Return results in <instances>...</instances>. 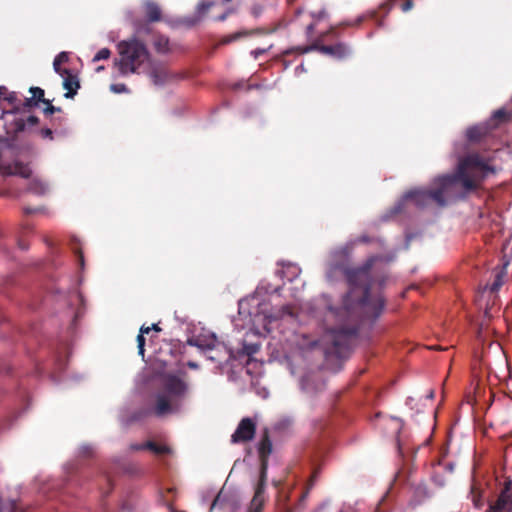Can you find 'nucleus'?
Instances as JSON below:
<instances>
[{
    "instance_id": "13d9d810",
    "label": "nucleus",
    "mask_w": 512,
    "mask_h": 512,
    "mask_svg": "<svg viewBox=\"0 0 512 512\" xmlns=\"http://www.w3.org/2000/svg\"><path fill=\"white\" fill-rule=\"evenodd\" d=\"M299 69H300V70H303V69H304V68H303V65H300V66H298V67L296 68V70H299Z\"/></svg>"
},
{
    "instance_id": "a878e982",
    "label": "nucleus",
    "mask_w": 512,
    "mask_h": 512,
    "mask_svg": "<svg viewBox=\"0 0 512 512\" xmlns=\"http://www.w3.org/2000/svg\"><path fill=\"white\" fill-rule=\"evenodd\" d=\"M215 5L214 2L211 1H202L198 3L196 7V14L199 18L203 17L207 11Z\"/></svg>"
},
{
    "instance_id": "c85d7f7f",
    "label": "nucleus",
    "mask_w": 512,
    "mask_h": 512,
    "mask_svg": "<svg viewBox=\"0 0 512 512\" xmlns=\"http://www.w3.org/2000/svg\"><path fill=\"white\" fill-rule=\"evenodd\" d=\"M19 106H20V111H25V110H29L32 107H37L38 103L31 96L29 98H25L24 100L20 99Z\"/></svg>"
},
{
    "instance_id": "0eeeda50",
    "label": "nucleus",
    "mask_w": 512,
    "mask_h": 512,
    "mask_svg": "<svg viewBox=\"0 0 512 512\" xmlns=\"http://www.w3.org/2000/svg\"><path fill=\"white\" fill-rule=\"evenodd\" d=\"M188 344L198 347L202 350L215 351V355H210L212 361H228L233 357V351L224 343L218 341L215 334L198 335L188 340Z\"/></svg>"
},
{
    "instance_id": "6e6552de",
    "label": "nucleus",
    "mask_w": 512,
    "mask_h": 512,
    "mask_svg": "<svg viewBox=\"0 0 512 512\" xmlns=\"http://www.w3.org/2000/svg\"><path fill=\"white\" fill-rule=\"evenodd\" d=\"M256 433V423L249 417L243 418L235 432L231 436V442L233 444L246 443L252 440Z\"/></svg>"
},
{
    "instance_id": "a211bd4d",
    "label": "nucleus",
    "mask_w": 512,
    "mask_h": 512,
    "mask_svg": "<svg viewBox=\"0 0 512 512\" xmlns=\"http://www.w3.org/2000/svg\"><path fill=\"white\" fill-rule=\"evenodd\" d=\"M69 61V54L65 51L60 52L53 61V68L57 74L64 76L68 73V69L61 68V65Z\"/></svg>"
},
{
    "instance_id": "c9c22d12",
    "label": "nucleus",
    "mask_w": 512,
    "mask_h": 512,
    "mask_svg": "<svg viewBox=\"0 0 512 512\" xmlns=\"http://www.w3.org/2000/svg\"><path fill=\"white\" fill-rule=\"evenodd\" d=\"M503 285V277L501 273H497L495 276V280L491 285V291H497Z\"/></svg>"
},
{
    "instance_id": "f03ea898",
    "label": "nucleus",
    "mask_w": 512,
    "mask_h": 512,
    "mask_svg": "<svg viewBox=\"0 0 512 512\" xmlns=\"http://www.w3.org/2000/svg\"><path fill=\"white\" fill-rule=\"evenodd\" d=\"M494 174H496V168L488 160L478 153L468 154L459 160L453 174L437 179L439 188L428 190V201L429 203L434 201L438 205L444 206L446 204L444 194L454 187L461 188V196L464 198L479 190L484 180Z\"/></svg>"
},
{
    "instance_id": "72a5a7b5",
    "label": "nucleus",
    "mask_w": 512,
    "mask_h": 512,
    "mask_svg": "<svg viewBox=\"0 0 512 512\" xmlns=\"http://www.w3.org/2000/svg\"><path fill=\"white\" fill-rule=\"evenodd\" d=\"M389 420L394 425V432L398 436L403 428V421L397 417H391Z\"/></svg>"
},
{
    "instance_id": "f704fd0d",
    "label": "nucleus",
    "mask_w": 512,
    "mask_h": 512,
    "mask_svg": "<svg viewBox=\"0 0 512 512\" xmlns=\"http://www.w3.org/2000/svg\"><path fill=\"white\" fill-rule=\"evenodd\" d=\"M39 134L44 139L53 140V134H55L54 129L51 127H44L39 131Z\"/></svg>"
},
{
    "instance_id": "a18cd8bd",
    "label": "nucleus",
    "mask_w": 512,
    "mask_h": 512,
    "mask_svg": "<svg viewBox=\"0 0 512 512\" xmlns=\"http://www.w3.org/2000/svg\"><path fill=\"white\" fill-rule=\"evenodd\" d=\"M364 18L363 17H358L355 22H343L341 23V26H353V25H360L362 22H363Z\"/></svg>"
},
{
    "instance_id": "3c124183",
    "label": "nucleus",
    "mask_w": 512,
    "mask_h": 512,
    "mask_svg": "<svg viewBox=\"0 0 512 512\" xmlns=\"http://www.w3.org/2000/svg\"><path fill=\"white\" fill-rule=\"evenodd\" d=\"M37 211H38V209H31V208H25V209H24V212H25L26 214L35 213V212H37Z\"/></svg>"
},
{
    "instance_id": "4c0bfd02",
    "label": "nucleus",
    "mask_w": 512,
    "mask_h": 512,
    "mask_svg": "<svg viewBox=\"0 0 512 512\" xmlns=\"http://www.w3.org/2000/svg\"><path fill=\"white\" fill-rule=\"evenodd\" d=\"M137 346H138V353H139V355L144 357V352H145V349H144L145 337L144 336H142V335H138L137 336Z\"/></svg>"
},
{
    "instance_id": "1a4fd4ad",
    "label": "nucleus",
    "mask_w": 512,
    "mask_h": 512,
    "mask_svg": "<svg viewBox=\"0 0 512 512\" xmlns=\"http://www.w3.org/2000/svg\"><path fill=\"white\" fill-rule=\"evenodd\" d=\"M486 512H512V481L505 482L504 488L495 503Z\"/></svg>"
},
{
    "instance_id": "9d476101",
    "label": "nucleus",
    "mask_w": 512,
    "mask_h": 512,
    "mask_svg": "<svg viewBox=\"0 0 512 512\" xmlns=\"http://www.w3.org/2000/svg\"><path fill=\"white\" fill-rule=\"evenodd\" d=\"M403 199L405 201H412L417 207L426 206L428 201V190L414 189L406 192Z\"/></svg>"
},
{
    "instance_id": "bf43d9fd",
    "label": "nucleus",
    "mask_w": 512,
    "mask_h": 512,
    "mask_svg": "<svg viewBox=\"0 0 512 512\" xmlns=\"http://www.w3.org/2000/svg\"><path fill=\"white\" fill-rule=\"evenodd\" d=\"M168 492H174V488L168 489Z\"/></svg>"
},
{
    "instance_id": "f8f14e48",
    "label": "nucleus",
    "mask_w": 512,
    "mask_h": 512,
    "mask_svg": "<svg viewBox=\"0 0 512 512\" xmlns=\"http://www.w3.org/2000/svg\"><path fill=\"white\" fill-rule=\"evenodd\" d=\"M64 78L63 80V87L67 92L65 93L66 98H73L74 95L77 93V90L80 88L79 80L76 75H73L70 70L67 74H64L62 76Z\"/></svg>"
},
{
    "instance_id": "473e14b6",
    "label": "nucleus",
    "mask_w": 512,
    "mask_h": 512,
    "mask_svg": "<svg viewBox=\"0 0 512 512\" xmlns=\"http://www.w3.org/2000/svg\"><path fill=\"white\" fill-rule=\"evenodd\" d=\"M237 11V8L234 6L225 7L224 11L215 18L216 21H224L227 17Z\"/></svg>"
},
{
    "instance_id": "393cba45",
    "label": "nucleus",
    "mask_w": 512,
    "mask_h": 512,
    "mask_svg": "<svg viewBox=\"0 0 512 512\" xmlns=\"http://www.w3.org/2000/svg\"><path fill=\"white\" fill-rule=\"evenodd\" d=\"M43 104L46 105V107L43 109V113L46 118L51 117L54 113H62V108L53 106L49 99L44 101Z\"/></svg>"
},
{
    "instance_id": "37998d69",
    "label": "nucleus",
    "mask_w": 512,
    "mask_h": 512,
    "mask_svg": "<svg viewBox=\"0 0 512 512\" xmlns=\"http://www.w3.org/2000/svg\"><path fill=\"white\" fill-rule=\"evenodd\" d=\"M396 0H388L385 3L381 5V9H385L386 12H389L391 8L393 7Z\"/></svg>"
},
{
    "instance_id": "6ab92c4d",
    "label": "nucleus",
    "mask_w": 512,
    "mask_h": 512,
    "mask_svg": "<svg viewBox=\"0 0 512 512\" xmlns=\"http://www.w3.org/2000/svg\"><path fill=\"white\" fill-rule=\"evenodd\" d=\"M39 123V118L34 115H30L26 120L18 118L14 121V130L16 133L23 132L27 125L35 126Z\"/></svg>"
},
{
    "instance_id": "e433bc0d",
    "label": "nucleus",
    "mask_w": 512,
    "mask_h": 512,
    "mask_svg": "<svg viewBox=\"0 0 512 512\" xmlns=\"http://www.w3.org/2000/svg\"><path fill=\"white\" fill-rule=\"evenodd\" d=\"M110 90L114 93H123L128 91L126 85L123 83L111 84Z\"/></svg>"
},
{
    "instance_id": "c756f323",
    "label": "nucleus",
    "mask_w": 512,
    "mask_h": 512,
    "mask_svg": "<svg viewBox=\"0 0 512 512\" xmlns=\"http://www.w3.org/2000/svg\"><path fill=\"white\" fill-rule=\"evenodd\" d=\"M168 44V39L161 36L155 41L154 46L158 52H165L168 50Z\"/></svg>"
},
{
    "instance_id": "7c9ffc66",
    "label": "nucleus",
    "mask_w": 512,
    "mask_h": 512,
    "mask_svg": "<svg viewBox=\"0 0 512 512\" xmlns=\"http://www.w3.org/2000/svg\"><path fill=\"white\" fill-rule=\"evenodd\" d=\"M318 473H319V469H315L313 471L312 476L309 480L308 487H307L306 491L301 495V498H300L301 502H303L306 499V497L308 496L309 490L313 487V485L317 479Z\"/></svg>"
},
{
    "instance_id": "423d86ee",
    "label": "nucleus",
    "mask_w": 512,
    "mask_h": 512,
    "mask_svg": "<svg viewBox=\"0 0 512 512\" xmlns=\"http://www.w3.org/2000/svg\"><path fill=\"white\" fill-rule=\"evenodd\" d=\"M329 35L334 37L338 36L336 33V26H330V28L327 31L321 33L312 44L305 47H298L296 50L301 54L310 51H317L323 55L330 56L339 61H344L350 58L353 54V50L349 44L345 42H337L333 45H325L323 43Z\"/></svg>"
},
{
    "instance_id": "4468645a",
    "label": "nucleus",
    "mask_w": 512,
    "mask_h": 512,
    "mask_svg": "<svg viewBox=\"0 0 512 512\" xmlns=\"http://www.w3.org/2000/svg\"><path fill=\"white\" fill-rule=\"evenodd\" d=\"M261 30L260 29H251V30H241V31H237L235 33H232L230 35H227L225 37H223L220 41L221 44L225 45V44H229L231 42H234V41H237L243 37H247V36H251V35H254V34H258L260 33Z\"/></svg>"
},
{
    "instance_id": "bb28decb",
    "label": "nucleus",
    "mask_w": 512,
    "mask_h": 512,
    "mask_svg": "<svg viewBox=\"0 0 512 512\" xmlns=\"http://www.w3.org/2000/svg\"><path fill=\"white\" fill-rule=\"evenodd\" d=\"M5 101H7L10 105H12L13 109L16 111H20L18 95L16 92H8L6 96L3 97Z\"/></svg>"
},
{
    "instance_id": "ea45409f",
    "label": "nucleus",
    "mask_w": 512,
    "mask_h": 512,
    "mask_svg": "<svg viewBox=\"0 0 512 512\" xmlns=\"http://www.w3.org/2000/svg\"><path fill=\"white\" fill-rule=\"evenodd\" d=\"M258 350H259V345H257V344L245 345L244 346V352L247 355H253V354L257 353Z\"/></svg>"
},
{
    "instance_id": "603ef678",
    "label": "nucleus",
    "mask_w": 512,
    "mask_h": 512,
    "mask_svg": "<svg viewBox=\"0 0 512 512\" xmlns=\"http://www.w3.org/2000/svg\"><path fill=\"white\" fill-rule=\"evenodd\" d=\"M151 330H154V331H156V332H159V331H161V328L159 327V325H158V324H153V325L151 326Z\"/></svg>"
},
{
    "instance_id": "79ce46f5",
    "label": "nucleus",
    "mask_w": 512,
    "mask_h": 512,
    "mask_svg": "<svg viewBox=\"0 0 512 512\" xmlns=\"http://www.w3.org/2000/svg\"><path fill=\"white\" fill-rule=\"evenodd\" d=\"M413 6H414L413 1L407 0L402 4L401 8H402L403 12H408L409 10H411L413 8Z\"/></svg>"
},
{
    "instance_id": "f257e3e1",
    "label": "nucleus",
    "mask_w": 512,
    "mask_h": 512,
    "mask_svg": "<svg viewBox=\"0 0 512 512\" xmlns=\"http://www.w3.org/2000/svg\"><path fill=\"white\" fill-rule=\"evenodd\" d=\"M354 243H346L330 253L326 277L333 282L340 277L346 280L349 291L343 298L340 308L329 307V314L340 323L332 329V352L342 356L349 348V339L358 332V326L365 320H375L384 308V298L381 294H373L374 284L382 286L386 273L378 270L376 264L385 260L383 256H370L363 265L350 267V257Z\"/></svg>"
},
{
    "instance_id": "5701e85b",
    "label": "nucleus",
    "mask_w": 512,
    "mask_h": 512,
    "mask_svg": "<svg viewBox=\"0 0 512 512\" xmlns=\"http://www.w3.org/2000/svg\"><path fill=\"white\" fill-rule=\"evenodd\" d=\"M511 117L512 113L508 112L504 108L498 109L493 113L494 120H496L499 123L507 122L511 119Z\"/></svg>"
},
{
    "instance_id": "dca6fc26",
    "label": "nucleus",
    "mask_w": 512,
    "mask_h": 512,
    "mask_svg": "<svg viewBox=\"0 0 512 512\" xmlns=\"http://www.w3.org/2000/svg\"><path fill=\"white\" fill-rule=\"evenodd\" d=\"M50 127L54 129L56 135H65L66 134V118L64 116H51L49 117Z\"/></svg>"
},
{
    "instance_id": "09e8293b",
    "label": "nucleus",
    "mask_w": 512,
    "mask_h": 512,
    "mask_svg": "<svg viewBox=\"0 0 512 512\" xmlns=\"http://www.w3.org/2000/svg\"><path fill=\"white\" fill-rule=\"evenodd\" d=\"M151 331V327L142 325L140 328V333L138 335L144 336L145 334H149Z\"/></svg>"
},
{
    "instance_id": "5fc2aeb1",
    "label": "nucleus",
    "mask_w": 512,
    "mask_h": 512,
    "mask_svg": "<svg viewBox=\"0 0 512 512\" xmlns=\"http://www.w3.org/2000/svg\"><path fill=\"white\" fill-rule=\"evenodd\" d=\"M370 17L373 18V19L376 18L377 17V12L376 11L371 12L370 13Z\"/></svg>"
},
{
    "instance_id": "58836bf2",
    "label": "nucleus",
    "mask_w": 512,
    "mask_h": 512,
    "mask_svg": "<svg viewBox=\"0 0 512 512\" xmlns=\"http://www.w3.org/2000/svg\"><path fill=\"white\" fill-rule=\"evenodd\" d=\"M78 244H79L78 242L73 244V250L78 257L80 265L83 266L84 265V256H83L81 248L78 246Z\"/></svg>"
},
{
    "instance_id": "4be33fe9",
    "label": "nucleus",
    "mask_w": 512,
    "mask_h": 512,
    "mask_svg": "<svg viewBox=\"0 0 512 512\" xmlns=\"http://www.w3.org/2000/svg\"><path fill=\"white\" fill-rule=\"evenodd\" d=\"M28 190L33 194L43 195L47 192L48 187L46 184L34 180L30 183Z\"/></svg>"
},
{
    "instance_id": "ddd939ff",
    "label": "nucleus",
    "mask_w": 512,
    "mask_h": 512,
    "mask_svg": "<svg viewBox=\"0 0 512 512\" xmlns=\"http://www.w3.org/2000/svg\"><path fill=\"white\" fill-rule=\"evenodd\" d=\"M145 16L149 22H158L161 20L162 13L159 5L153 1L144 3Z\"/></svg>"
},
{
    "instance_id": "9b49d317",
    "label": "nucleus",
    "mask_w": 512,
    "mask_h": 512,
    "mask_svg": "<svg viewBox=\"0 0 512 512\" xmlns=\"http://www.w3.org/2000/svg\"><path fill=\"white\" fill-rule=\"evenodd\" d=\"M489 133V129L484 124H478L467 128L466 138L471 143L481 142Z\"/></svg>"
},
{
    "instance_id": "de8ad7c7",
    "label": "nucleus",
    "mask_w": 512,
    "mask_h": 512,
    "mask_svg": "<svg viewBox=\"0 0 512 512\" xmlns=\"http://www.w3.org/2000/svg\"><path fill=\"white\" fill-rule=\"evenodd\" d=\"M145 449H146L145 443L130 445V450H132V451H140V450H145Z\"/></svg>"
},
{
    "instance_id": "b1692460",
    "label": "nucleus",
    "mask_w": 512,
    "mask_h": 512,
    "mask_svg": "<svg viewBox=\"0 0 512 512\" xmlns=\"http://www.w3.org/2000/svg\"><path fill=\"white\" fill-rule=\"evenodd\" d=\"M227 503V495L225 494L224 490L222 489L218 495L215 497L214 501L211 505V510L215 509L217 507L219 508H225Z\"/></svg>"
},
{
    "instance_id": "f3484780",
    "label": "nucleus",
    "mask_w": 512,
    "mask_h": 512,
    "mask_svg": "<svg viewBox=\"0 0 512 512\" xmlns=\"http://www.w3.org/2000/svg\"><path fill=\"white\" fill-rule=\"evenodd\" d=\"M470 496L471 500L476 508H480L484 504V500L482 498V489L480 485L473 480L470 486Z\"/></svg>"
},
{
    "instance_id": "cd10ccee",
    "label": "nucleus",
    "mask_w": 512,
    "mask_h": 512,
    "mask_svg": "<svg viewBox=\"0 0 512 512\" xmlns=\"http://www.w3.org/2000/svg\"><path fill=\"white\" fill-rule=\"evenodd\" d=\"M29 92L32 94V97L35 99V101L39 104L40 102L43 103L47 99L44 98V90L40 87H31L29 89Z\"/></svg>"
},
{
    "instance_id": "20e7f679",
    "label": "nucleus",
    "mask_w": 512,
    "mask_h": 512,
    "mask_svg": "<svg viewBox=\"0 0 512 512\" xmlns=\"http://www.w3.org/2000/svg\"><path fill=\"white\" fill-rule=\"evenodd\" d=\"M117 49L119 58L114 60V65L123 76L139 73L140 68L150 62L151 55L146 44L136 37L120 41Z\"/></svg>"
},
{
    "instance_id": "c03bdc74",
    "label": "nucleus",
    "mask_w": 512,
    "mask_h": 512,
    "mask_svg": "<svg viewBox=\"0 0 512 512\" xmlns=\"http://www.w3.org/2000/svg\"><path fill=\"white\" fill-rule=\"evenodd\" d=\"M266 51H267V49H265V48H257V49H255V50L251 51V55H252L255 59H257L260 55H262V54L266 53Z\"/></svg>"
},
{
    "instance_id": "412c9836",
    "label": "nucleus",
    "mask_w": 512,
    "mask_h": 512,
    "mask_svg": "<svg viewBox=\"0 0 512 512\" xmlns=\"http://www.w3.org/2000/svg\"><path fill=\"white\" fill-rule=\"evenodd\" d=\"M145 446L147 450H150L156 455H166L171 453V448L167 445H161L154 441L145 442Z\"/></svg>"
},
{
    "instance_id": "864d4df0",
    "label": "nucleus",
    "mask_w": 512,
    "mask_h": 512,
    "mask_svg": "<svg viewBox=\"0 0 512 512\" xmlns=\"http://www.w3.org/2000/svg\"><path fill=\"white\" fill-rule=\"evenodd\" d=\"M188 366L192 369H196L198 367V365L194 362H188Z\"/></svg>"
},
{
    "instance_id": "4d7b16f0",
    "label": "nucleus",
    "mask_w": 512,
    "mask_h": 512,
    "mask_svg": "<svg viewBox=\"0 0 512 512\" xmlns=\"http://www.w3.org/2000/svg\"><path fill=\"white\" fill-rule=\"evenodd\" d=\"M377 24H378V26H382L383 25V20H379Z\"/></svg>"
},
{
    "instance_id": "2f4dec72",
    "label": "nucleus",
    "mask_w": 512,
    "mask_h": 512,
    "mask_svg": "<svg viewBox=\"0 0 512 512\" xmlns=\"http://www.w3.org/2000/svg\"><path fill=\"white\" fill-rule=\"evenodd\" d=\"M110 55H111L110 49L102 48L93 57V62H97V61H100V60L108 59L110 57Z\"/></svg>"
},
{
    "instance_id": "39448f33",
    "label": "nucleus",
    "mask_w": 512,
    "mask_h": 512,
    "mask_svg": "<svg viewBox=\"0 0 512 512\" xmlns=\"http://www.w3.org/2000/svg\"><path fill=\"white\" fill-rule=\"evenodd\" d=\"M272 453V441L268 429L262 433L258 444V454L260 459V475L255 487V493L251 500L249 512H260L265 502L264 491L267 481L268 459Z\"/></svg>"
},
{
    "instance_id": "7ed1b4c3",
    "label": "nucleus",
    "mask_w": 512,
    "mask_h": 512,
    "mask_svg": "<svg viewBox=\"0 0 512 512\" xmlns=\"http://www.w3.org/2000/svg\"><path fill=\"white\" fill-rule=\"evenodd\" d=\"M188 391V384L181 378L174 374H165L161 379L160 390L154 396L153 405L135 410L127 423L137 422L151 415L161 418L179 413Z\"/></svg>"
},
{
    "instance_id": "49530a36",
    "label": "nucleus",
    "mask_w": 512,
    "mask_h": 512,
    "mask_svg": "<svg viewBox=\"0 0 512 512\" xmlns=\"http://www.w3.org/2000/svg\"><path fill=\"white\" fill-rule=\"evenodd\" d=\"M16 173L24 178H28L30 176L29 169L24 168V167H21Z\"/></svg>"
},
{
    "instance_id": "aec40b11",
    "label": "nucleus",
    "mask_w": 512,
    "mask_h": 512,
    "mask_svg": "<svg viewBox=\"0 0 512 512\" xmlns=\"http://www.w3.org/2000/svg\"><path fill=\"white\" fill-rule=\"evenodd\" d=\"M150 76L153 83L156 85H163L171 78L170 74L166 70L160 68H154L151 71Z\"/></svg>"
},
{
    "instance_id": "2eb2a0df",
    "label": "nucleus",
    "mask_w": 512,
    "mask_h": 512,
    "mask_svg": "<svg viewBox=\"0 0 512 512\" xmlns=\"http://www.w3.org/2000/svg\"><path fill=\"white\" fill-rule=\"evenodd\" d=\"M310 15H311L313 21L306 27V34L308 37H310L312 35V33L319 21L328 18V13L324 8L320 9L319 11H316V12H311Z\"/></svg>"
},
{
    "instance_id": "a19ab883",
    "label": "nucleus",
    "mask_w": 512,
    "mask_h": 512,
    "mask_svg": "<svg viewBox=\"0 0 512 512\" xmlns=\"http://www.w3.org/2000/svg\"><path fill=\"white\" fill-rule=\"evenodd\" d=\"M371 241H372V238L369 237L368 235H361L354 241H351L350 243H354V246H355L357 243H370Z\"/></svg>"
},
{
    "instance_id": "6e6d98bb",
    "label": "nucleus",
    "mask_w": 512,
    "mask_h": 512,
    "mask_svg": "<svg viewBox=\"0 0 512 512\" xmlns=\"http://www.w3.org/2000/svg\"><path fill=\"white\" fill-rule=\"evenodd\" d=\"M103 69H104V67H103V66H100V67H98V68L96 69V71H97V72H99V71H101V70H103Z\"/></svg>"
},
{
    "instance_id": "8fccbe9b",
    "label": "nucleus",
    "mask_w": 512,
    "mask_h": 512,
    "mask_svg": "<svg viewBox=\"0 0 512 512\" xmlns=\"http://www.w3.org/2000/svg\"><path fill=\"white\" fill-rule=\"evenodd\" d=\"M252 13H253L254 16H258L261 13V8L254 7L253 10H252Z\"/></svg>"
}]
</instances>
